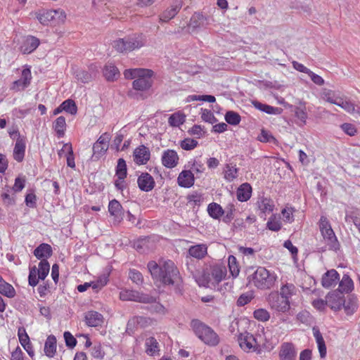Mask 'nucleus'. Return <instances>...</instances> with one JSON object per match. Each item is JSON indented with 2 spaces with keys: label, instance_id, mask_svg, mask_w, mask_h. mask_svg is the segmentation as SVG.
<instances>
[{
  "label": "nucleus",
  "instance_id": "obj_35",
  "mask_svg": "<svg viewBox=\"0 0 360 360\" xmlns=\"http://www.w3.org/2000/svg\"><path fill=\"white\" fill-rule=\"evenodd\" d=\"M25 148H26V141H18V143H15L13 156L15 160L18 162H21L25 154Z\"/></svg>",
  "mask_w": 360,
  "mask_h": 360
},
{
  "label": "nucleus",
  "instance_id": "obj_27",
  "mask_svg": "<svg viewBox=\"0 0 360 360\" xmlns=\"http://www.w3.org/2000/svg\"><path fill=\"white\" fill-rule=\"evenodd\" d=\"M86 323L89 326L96 327L101 326L103 321V315L97 311H88L85 316Z\"/></svg>",
  "mask_w": 360,
  "mask_h": 360
},
{
  "label": "nucleus",
  "instance_id": "obj_58",
  "mask_svg": "<svg viewBox=\"0 0 360 360\" xmlns=\"http://www.w3.org/2000/svg\"><path fill=\"white\" fill-rule=\"evenodd\" d=\"M294 212L295 209L292 207H286L285 208L283 209L281 214L283 217V221L287 223H292L294 221Z\"/></svg>",
  "mask_w": 360,
  "mask_h": 360
},
{
  "label": "nucleus",
  "instance_id": "obj_22",
  "mask_svg": "<svg viewBox=\"0 0 360 360\" xmlns=\"http://www.w3.org/2000/svg\"><path fill=\"white\" fill-rule=\"evenodd\" d=\"M252 188L249 183H243L236 191V197L240 202H247L252 196Z\"/></svg>",
  "mask_w": 360,
  "mask_h": 360
},
{
  "label": "nucleus",
  "instance_id": "obj_26",
  "mask_svg": "<svg viewBox=\"0 0 360 360\" xmlns=\"http://www.w3.org/2000/svg\"><path fill=\"white\" fill-rule=\"evenodd\" d=\"M314 337L317 344L319 352L321 358H325L327 353L326 346L324 339L317 328L314 327L312 329Z\"/></svg>",
  "mask_w": 360,
  "mask_h": 360
},
{
  "label": "nucleus",
  "instance_id": "obj_40",
  "mask_svg": "<svg viewBox=\"0 0 360 360\" xmlns=\"http://www.w3.org/2000/svg\"><path fill=\"white\" fill-rule=\"evenodd\" d=\"M103 75L108 81H113L120 76L118 69L112 64H107L103 69Z\"/></svg>",
  "mask_w": 360,
  "mask_h": 360
},
{
  "label": "nucleus",
  "instance_id": "obj_5",
  "mask_svg": "<svg viewBox=\"0 0 360 360\" xmlns=\"http://www.w3.org/2000/svg\"><path fill=\"white\" fill-rule=\"evenodd\" d=\"M257 333V336L250 333H241L238 336V343L243 351L246 352L255 351L262 344L266 342L267 338L264 333V328L262 327L258 329Z\"/></svg>",
  "mask_w": 360,
  "mask_h": 360
},
{
  "label": "nucleus",
  "instance_id": "obj_13",
  "mask_svg": "<svg viewBox=\"0 0 360 360\" xmlns=\"http://www.w3.org/2000/svg\"><path fill=\"white\" fill-rule=\"evenodd\" d=\"M323 98L326 100V101L335 104L346 111L351 112L354 111L355 108L353 103L351 102L344 100L342 98L340 97H335L334 96L330 95V91H324L323 95L322 96Z\"/></svg>",
  "mask_w": 360,
  "mask_h": 360
},
{
  "label": "nucleus",
  "instance_id": "obj_24",
  "mask_svg": "<svg viewBox=\"0 0 360 360\" xmlns=\"http://www.w3.org/2000/svg\"><path fill=\"white\" fill-rule=\"evenodd\" d=\"M34 255L38 259H46L52 255V248L47 243H41L34 250Z\"/></svg>",
  "mask_w": 360,
  "mask_h": 360
},
{
  "label": "nucleus",
  "instance_id": "obj_8",
  "mask_svg": "<svg viewBox=\"0 0 360 360\" xmlns=\"http://www.w3.org/2000/svg\"><path fill=\"white\" fill-rule=\"evenodd\" d=\"M50 264L46 259H42L39 263V268L35 266L30 268L28 283L30 286L34 287L39 280H44L49 273Z\"/></svg>",
  "mask_w": 360,
  "mask_h": 360
},
{
  "label": "nucleus",
  "instance_id": "obj_59",
  "mask_svg": "<svg viewBox=\"0 0 360 360\" xmlns=\"http://www.w3.org/2000/svg\"><path fill=\"white\" fill-rule=\"evenodd\" d=\"M204 16L199 13H195L191 18L190 26L193 28H197L203 25Z\"/></svg>",
  "mask_w": 360,
  "mask_h": 360
},
{
  "label": "nucleus",
  "instance_id": "obj_50",
  "mask_svg": "<svg viewBox=\"0 0 360 360\" xmlns=\"http://www.w3.org/2000/svg\"><path fill=\"white\" fill-rule=\"evenodd\" d=\"M121 210L122 205L117 200L110 201L108 211L111 215L118 217L121 213Z\"/></svg>",
  "mask_w": 360,
  "mask_h": 360
},
{
  "label": "nucleus",
  "instance_id": "obj_21",
  "mask_svg": "<svg viewBox=\"0 0 360 360\" xmlns=\"http://www.w3.org/2000/svg\"><path fill=\"white\" fill-rule=\"evenodd\" d=\"M321 233L330 250L336 251L339 249L340 244L332 228L322 231Z\"/></svg>",
  "mask_w": 360,
  "mask_h": 360
},
{
  "label": "nucleus",
  "instance_id": "obj_64",
  "mask_svg": "<svg viewBox=\"0 0 360 360\" xmlns=\"http://www.w3.org/2000/svg\"><path fill=\"white\" fill-rule=\"evenodd\" d=\"M66 346L69 348H74L77 345L76 338L69 331H65L63 334Z\"/></svg>",
  "mask_w": 360,
  "mask_h": 360
},
{
  "label": "nucleus",
  "instance_id": "obj_44",
  "mask_svg": "<svg viewBox=\"0 0 360 360\" xmlns=\"http://www.w3.org/2000/svg\"><path fill=\"white\" fill-rule=\"evenodd\" d=\"M127 174V164L124 159L120 158L116 167V176L120 179H124Z\"/></svg>",
  "mask_w": 360,
  "mask_h": 360
},
{
  "label": "nucleus",
  "instance_id": "obj_31",
  "mask_svg": "<svg viewBox=\"0 0 360 360\" xmlns=\"http://www.w3.org/2000/svg\"><path fill=\"white\" fill-rule=\"evenodd\" d=\"M238 176V169L236 165L226 164L224 169V178L227 182H232Z\"/></svg>",
  "mask_w": 360,
  "mask_h": 360
},
{
  "label": "nucleus",
  "instance_id": "obj_15",
  "mask_svg": "<svg viewBox=\"0 0 360 360\" xmlns=\"http://www.w3.org/2000/svg\"><path fill=\"white\" fill-rule=\"evenodd\" d=\"M134 162L138 165H146L150 158V152L148 147L141 145L133 153Z\"/></svg>",
  "mask_w": 360,
  "mask_h": 360
},
{
  "label": "nucleus",
  "instance_id": "obj_4",
  "mask_svg": "<svg viewBox=\"0 0 360 360\" xmlns=\"http://www.w3.org/2000/svg\"><path fill=\"white\" fill-rule=\"evenodd\" d=\"M191 326L195 335L205 344L209 346H216L219 342V337L214 330L198 319H193Z\"/></svg>",
  "mask_w": 360,
  "mask_h": 360
},
{
  "label": "nucleus",
  "instance_id": "obj_36",
  "mask_svg": "<svg viewBox=\"0 0 360 360\" xmlns=\"http://www.w3.org/2000/svg\"><path fill=\"white\" fill-rule=\"evenodd\" d=\"M181 6L179 3L172 5L161 14L160 20L163 22H167L172 19L177 14Z\"/></svg>",
  "mask_w": 360,
  "mask_h": 360
},
{
  "label": "nucleus",
  "instance_id": "obj_54",
  "mask_svg": "<svg viewBox=\"0 0 360 360\" xmlns=\"http://www.w3.org/2000/svg\"><path fill=\"white\" fill-rule=\"evenodd\" d=\"M188 167H189L188 169H191V171L200 174L202 173L205 169L202 162L196 160L189 161Z\"/></svg>",
  "mask_w": 360,
  "mask_h": 360
},
{
  "label": "nucleus",
  "instance_id": "obj_43",
  "mask_svg": "<svg viewBox=\"0 0 360 360\" xmlns=\"http://www.w3.org/2000/svg\"><path fill=\"white\" fill-rule=\"evenodd\" d=\"M228 266L230 274L233 278L238 276L240 268L236 258L233 255H229L228 257Z\"/></svg>",
  "mask_w": 360,
  "mask_h": 360
},
{
  "label": "nucleus",
  "instance_id": "obj_51",
  "mask_svg": "<svg viewBox=\"0 0 360 360\" xmlns=\"http://www.w3.org/2000/svg\"><path fill=\"white\" fill-rule=\"evenodd\" d=\"M282 224L279 219H276V215H272L266 223L268 229L273 231H278L281 229Z\"/></svg>",
  "mask_w": 360,
  "mask_h": 360
},
{
  "label": "nucleus",
  "instance_id": "obj_1",
  "mask_svg": "<svg viewBox=\"0 0 360 360\" xmlns=\"http://www.w3.org/2000/svg\"><path fill=\"white\" fill-rule=\"evenodd\" d=\"M199 267L188 264L187 268L200 287L216 288L217 285L225 279L227 274L226 266L221 264H213L209 269L205 270H201Z\"/></svg>",
  "mask_w": 360,
  "mask_h": 360
},
{
  "label": "nucleus",
  "instance_id": "obj_18",
  "mask_svg": "<svg viewBox=\"0 0 360 360\" xmlns=\"http://www.w3.org/2000/svg\"><path fill=\"white\" fill-rule=\"evenodd\" d=\"M137 184L139 189L145 192L152 191L155 184L153 177L148 172H143L138 177Z\"/></svg>",
  "mask_w": 360,
  "mask_h": 360
},
{
  "label": "nucleus",
  "instance_id": "obj_25",
  "mask_svg": "<svg viewBox=\"0 0 360 360\" xmlns=\"http://www.w3.org/2000/svg\"><path fill=\"white\" fill-rule=\"evenodd\" d=\"M358 299L354 295L349 296L347 299H344V304H342V308L344 309L345 313L351 316L354 314V312L358 309Z\"/></svg>",
  "mask_w": 360,
  "mask_h": 360
},
{
  "label": "nucleus",
  "instance_id": "obj_53",
  "mask_svg": "<svg viewBox=\"0 0 360 360\" xmlns=\"http://www.w3.org/2000/svg\"><path fill=\"white\" fill-rule=\"evenodd\" d=\"M255 319L258 321L264 322L267 321L270 319L269 312L265 309H256L253 313Z\"/></svg>",
  "mask_w": 360,
  "mask_h": 360
},
{
  "label": "nucleus",
  "instance_id": "obj_10",
  "mask_svg": "<svg viewBox=\"0 0 360 360\" xmlns=\"http://www.w3.org/2000/svg\"><path fill=\"white\" fill-rule=\"evenodd\" d=\"M326 298L328 306L334 311H338L342 308L345 296L338 290H332L329 292Z\"/></svg>",
  "mask_w": 360,
  "mask_h": 360
},
{
  "label": "nucleus",
  "instance_id": "obj_60",
  "mask_svg": "<svg viewBox=\"0 0 360 360\" xmlns=\"http://www.w3.org/2000/svg\"><path fill=\"white\" fill-rule=\"evenodd\" d=\"M129 277L132 282L138 285L141 284L143 281V278L141 273L136 269H131L129 271Z\"/></svg>",
  "mask_w": 360,
  "mask_h": 360
},
{
  "label": "nucleus",
  "instance_id": "obj_7",
  "mask_svg": "<svg viewBox=\"0 0 360 360\" xmlns=\"http://www.w3.org/2000/svg\"><path fill=\"white\" fill-rule=\"evenodd\" d=\"M146 41L141 36H134L126 39H118L112 44L113 48L120 53L132 51L144 46Z\"/></svg>",
  "mask_w": 360,
  "mask_h": 360
},
{
  "label": "nucleus",
  "instance_id": "obj_41",
  "mask_svg": "<svg viewBox=\"0 0 360 360\" xmlns=\"http://www.w3.org/2000/svg\"><path fill=\"white\" fill-rule=\"evenodd\" d=\"M296 291V287L293 284L287 283L281 287L278 294L285 300L290 301L292 296L295 295Z\"/></svg>",
  "mask_w": 360,
  "mask_h": 360
},
{
  "label": "nucleus",
  "instance_id": "obj_48",
  "mask_svg": "<svg viewBox=\"0 0 360 360\" xmlns=\"http://www.w3.org/2000/svg\"><path fill=\"white\" fill-rule=\"evenodd\" d=\"M61 108L63 111L70 113V115H75L77 112V107L74 101L67 99L61 103Z\"/></svg>",
  "mask_w": 360,
  "mask_h": 360
},
{
  "label": "nucleus",
  "instance_id": "obj_29",
  "mask_svg": "<svg viewBox=\"0 0 360 360\" xmlns=\"http://www.w3.org/2000/svg\"><path fill=\"white\" fill-rule=\"evenodd\" d=\"M188 252L191 257L200 259L207 255V246L205 244L193 245L189 248Z\"/></svg>",
  "mask_w": 360,
  "mask_h": 360
},
{
  "label": "nucleus",
  "instance_id": "obj_11",
  "mask_svg": "<svg viewBox=\"0 0 360 360\" xmlns=\"http://www.w3.org/2000/svg\"><path fill=\"white\" fill-rule=\"evenodd\" d=\"M120 299L122 301L148 302L150 298L136 290L124 288L120 292Z\"/></svg>",
  "mask_w": 360,
  "mask_h": 360
},
{
  "label": "nucleus",
  "instance_id": "obj_46",
  "mask_svg": "<svg viewBox=\"0 0 360 360\" xmlns=\"http://www.w3.org/2000/svg\"><path fill=\"white\" fill-rule=\"evenodd\" d=\"M147 322V319L143 316H134L129 320L127 329V330H132L136 325H140L141 327H143Z\"/></svg>",
  "mask_w": 360,
  "mask_h": 360
},
{
  "label": "nucleus",
  "instance_id": "obj_52",
  "mask_svg": "<svg viewBox=\"0 0 360 360\" xmlns=\"http://www.w3.org/2000/svg\"><path fill=\"white\" fill-rule=\"evenodd\" d=\"M236 210L233 203H229L224 210V222L229 223L233 219V213Z\"/></svg>",
  "mask_w": 360,
  "mask_h": 360
},
{
  "label": "nucleus",
  "instance_id": "obj_32",
  "mask_svg": "<svg viewBox=\"0 0 360 360\" xmlns=\"http://www.w3.org/2000/svg\"><path fill=\"white\" fill-rule=\"evenodd\" d=\"M354 289V283L347 274H344L339 283L338 291L342 293H349Z\"/></svg>",
  "mask_w": 360,
  "mask_h": 360
},
{
  "label": "nucleus",
  "instance_id": "obj_2",
  "mask_svg": "<svg viewBox=\"0 0 360 360\" xmlns=\"http://www.w3.org/2000/svg\"><path fill=\"white\" fill-rule=\"evenodd\" d=\"M148 269L152 278L165 285H173L179 278V273L174 262L170 259H161L158 263L150 261Z\"/></svg>",
  "mask_w": 360,
  "mask_h": 360
},
{
  "label": "nucleus",
  "instance_id": "obj_28",
  "mask_svg": "<svg viewBox=\"0 0 360 360\" xmlns=\"http://www.w3.org/2000/svg\"><path fill=\"white\" fill-rule=\"evenodd\" d=\"M146 353L149 356H155L159 354L160 346L154 337H148L145 340Z\"/></svg>",
  "mask_w": 360,
  "mask_h": 360
},
{
  "label": "nucleus",
  "instance_id": "obj_39",
  "mask_svg": "<svg viewBox=\"0 0 360 360\" xmlns=\"http://www.w3.org/2000/svg\"><path fill=\"white\" fill-rule=\"evenodd\" d=\"M207 212L212 218L219 219L224 214V210L220 205L212 202L207 206Z\"/></svg>",
  "mask_w": 360,
  "mask_h": 360
},
{
  "label": "nucleus",
  "instance_id": "obj_19",
  "mask_svg": "<svg viewBox=\"0 0 360 360\" xmlns=\"http://www.w3.org/2000/svg\"><path fill=\"white\" fill-rule=\"evenodd\" d=\"M340 281V275L335 269L328 270L321 278V285L325 288L336 285Z\"/></svg>",
  "mask_w": 360,
  "mask_h": 360
},
{
  "label": "nucleus",
  "instance_id": "obj_38",
  "mask_svg": "<svg viewBox=\"0 0 360 360\" xmlns=\"http://www.w3.org/2000/svg\"><path fill=\"white\" fill-rule=\"evenodd\" d=\"M66 120L63 116L58 117L53 124V128L58 138H62L65 135L66 129Z\"/></svg>",
  "mask_w": 360,
  "mask_h": 360
},
{
  "label": "nucleus",
  "instance_id": "obj_62",
  "mask_svg": "<svg viewBox=\"0 0 360 360\" xmlns=\"http://www.w3.org/2000/svg\"><path fill=\"white\" fill-rule=\"evenodd\" d=\"M25 178L24 176L16 177L12 188L13 191L15 193L21 191L25 188Z\"/></svg>",
  "mask_w": 360,
  "mask_h": 360
},
{
  "label": "nucleus",
  "instance_id": "obj_34",
  "mask_svg": "<svg viewBox=\"0 0 360 360\" xmlns=\"http://www.w3.org/2000/svg\"><path fill=\"white\" fill-rule=\"evenodd\" d=\"M45 354L48 357H53L56 352V338L54 335H49L46 338L44 349Z\"/></svg>",
  "mask_w": 360,
  "mask_h": 360
},
{
  "label": "nucleus",
  "instance_id": "obj_23",
  "mask_svg": "<svg viewBox=\"0 0 360 360\" xmlns=\"http://www.w3.org/2000/svg\"><path fill=\"white\" fill-rule=\"evenodd\" d=\"M32 79L30 68L25 67L21 72L20 79L14 82V88L25 89L28 86Z\"/></svg>",
  "mask_w": 360,
  "mask_h": 360
},
{
  "label": "nucleus",
  "instance_id": "obj_16",
  "mask_svg": "<svg viewBox=\"0 0 360 360\" xmlns=\"http://www.w3.org/2000/svg\"><path fill=\"white\" fill-rule=\"evenodd\" d=\"M179 155L174 150L167 149L163 151L161 161L167 168H174L179 164Z\"/></svg>",
  "mask_w": 360,
  "mask_h": 360
},
{
  "label": "nucleus",
  "instance_id": "obj_9",
  "mask_svg": "<svg viewBox=\"0 0 360 360\" xmlns=\"http://www.w3.org/2000/svg\"><path fill=\"white\" fill-rule=\"evenodd\" d=\"M268 302L271 309L281 313H285L290 308V302L281 296L277 292L269 295Z\"/></svg>",
  "mask_w": 360,
  "mask_h": 360
},
{
  "label": "nucleus",
  "instance_id": "obj_63",
  "mask_svg": "<svg viewBox=\"0 0 360 360\" xmlns=\"http://www.w3.org/2000/svg\"><path fill=\"white\" fill-rule=\"evenodd\" d=\"M312 306L319 311H324L328 306L327 300L325 297V300L323 299H316L314 300L311 302Z\"/></svg>",
  "mask_w": 360,
  "mask_h": 360
},
{
  "label": "nucleus",
  "instance_id": "obj_6",
  "mask_svg": "<svg viewBox=\"0 0 360 360\" xmlns=\"http://www.w3.org/2000/svg\"><path fill=\"white\" fill-rule=\"evenodd\" d=\"M276 278L277 276L274 271L259 266L252 275L250 282L258 289L267 290L274 286Z\"/></svg>",
  "mask_w": 360,
  "mask_h": 360
},
{
  "label": "nucleus",
  "instance_id": "obj_49",
  "mask_svg": "<svg viewBox=\"0 0 360 360\" xmlns=\"http://www.w3.org/2000/svg\"><path fill=\"white\" fill-rule=\"evenodd\" d=\"M51 10L48 11H44L41 12H39L37 14V19L40 22V23L43 25H47L49 22L53 20V14H52Z\"/></svg>",
  "mask_w": 360,
  "mask_h": 360
},
{
  "label": "nucleus",
  "instance_id": "obj_56",
  "mask_svg": "<svg viewBox=\"0 0 360 360\" xmlns=\"http://www.w3.org/2000/svg\"><path fill=\"white\" fill-rule=\"evenodd\" d=\"M8 133L11 139L15 140V143H18V141H26V138L22 136L17 127H12L8 130Z\"/></svg>",
  "mask_w": 360,
  "mask_h": 360
},
{
  "label": "nucleus",
  "instance_id": "obj_20",
  "mask_svg": "<svg viewBox=\"0 0 360 360\" xmlns=\"http://www.w3.org/2000/svg\"><path fill=\"white\" fill-rule=\"evenodd\" d=\"M39 39L33 36H27L22 39L20 45V51L23 54H29L33 52L39 45Z\"/></svg>",
  "mask_w": 360,
  "mask_h": 360
},
{
  "label": "nucleus",
  "instance_id": "obj_47",
  "mask_svg": "<svg viewBox=\"0 0 360 360\" xmlns=\"http://www.w3.org/2000/svg\"><path fill=\"white\" fill-rule=\"evenodd\" d=\"M257 140L262 143H276V139L272 134L264 129L261 130L260 134L257 136Z\"/></svg>",
  "mask_w": 360,
  "mask_h": 360
},
{
  "label": "nucleus",
  "instance_id": "obj_12",
  "mask_svg": "<svg viewBox=\"0 0 360 360\" xmlns=\"http://www.w3.org/2000/svg\"><path fill=\"white\" fill-rule=\"evenodd\" d=\"M297 351L295 346L291 342H283L279 347L280 360H296Z\"/></svg>",
  "mask_w": 360,
  "mask_h": 360
},
{
  "label": "nucleus",
  "instance_id": "obj_14",
  "mask_svg": "<svg viewBox=\"0 0 360 360\" xmlns=\"http://www.w3.org/2000/svg\"><path fill=\"white\" fill-rule=\"evenodd\" d=\"M257 206L259 210V216L265 218L271 214L275 207L274 202L270 198L260 196L257 201Z\"/></svg>",
  "mask_w": 360,
  "mask_h": 360
},
{
  "label": "nucleus",
  "instance_id": "obj_33",
  "mask_svg": "<svg viewBox=\"0 0 360 360\" xmlns=\"http://www.w3.org/2000/svg\"><path fill=\"white\" fill-rule=\"evenodd\" d=\"M0 294L8 298H13L16 295V291L11 284L0 278Z\"/></svg>",
  "mask_w": 360,
  "mask_h": 360
},
{
  "label": "nucleus",
  "instance_id": "obj_42",
  "mask_svg": "<svg viewBox=\"0 0 360 360\" xmlns=\"http://www.w3.org/2000/svg\"><path fill=\"white\" fill-rule=\"evenodd\" d=\"M295 115L297 120V124L299 126H304L307 119V113L305 107L303 105L296 107L295 108Z\"/></svg>",
  "mask_w": 360,
  "mask_h": 360
},
{
  "label": "nucleus",
  "instance_id": "obj_57",
  "mask_svg": "<svg viewBox=\"0 0 360 360\" xmlns=\"http://www.w3.org/2000/svg\"><path fill=\"white\" fill-rule=\"evenodd\" d=\"M198 144V142L193 139H185L181 141L180 146L185 150H191L194 149Z\"/></svg>",
  "mask_w": 360,
  "mask_h": 360
},
{
  "label": "nucleus",
  "instance_id": "obj_61",
  "mask_svg": "<svg viewBox=\"0 0 360 360\" xmlns=\"http://www.w3.org/2000/svg\"><path fill=\"white\" fill-rule=\"evenodd\" d=\"M25 205L30 207L34 208L37 206V196L34 191L27 193L25 198Z\"/></svg>",
  "mask_w": 360,
  "mask_h": 360
},
{
  "label": "nucleus",
  "instance_id": "obj_55",
  "mask_svg": "<svg viewBox=\"0 0 360 360\" xmlns=\"http://www.w3.org/2000/svg\"><path fill=\"white\" fill-rule=\"evenodd\" d=\"M51 11L53 13V21L56 22L57 23H63L65 21L67 15L64 10L58 8Z\"/></svg>",
  "mask_w": 360,
  "mask_h": 360
},
{
  "label": "nucleus",
  "instance_id": "obj_3",
  "mask_svg": "<svg viewBox=\"0 0 360 360\" xmlns=\"http://www.w3.org/2000/svg\"><path fill=\"white\" fill-rule=\"evenodd\" d=\"M126 79H135L133 82L134 90H147L152 86L153 82V72L149 69L134 68L128 69L124 72Z\"/></svg>",
  "mask_w": 360,
  "mask_h": 360
},
{
  "label": "nucleus",
  "instance_id": "obj_45",
  "mask_svg": "<svg viewBox=\"0 0 360 360\" xmlns=\"http://www.w3.org/2000/svg\"><path fill=\"white\" fill-rule=\"evenodd\" d=\"M226 122L231 125H238L241 120L240 115L232 110L227 111L224 115Z\"/></svg>",
  "mask_w": 360,
  "mask_h": 360
},
{
  "label": "nucleus",
  "instance_id": "obj_37",
  "mask_svg": "<svg viewBox=\"0 0 360 360\" xmlns=\"http://www.w3.org/2000/svg\"><path fill=\"white\" fill-rule=\"evenodd\" d=\"M186 121V115L181 111L172 114L168 118V123L172 127H179Z\"/></svg>",
  "mask_w": 360,
  "mask_h": 360
},
{
  "label": "nucleus",
  "instance_id": "obj_17",
  "mask_svg": "<svg viewBox=\"0 0 360 360\" xmlns=\"http://www.w3.org/2000/svg\"><path fill=\"white\" fill-rule=\"evenodd\" d=\"M178 185L182 188H189L194 185L195 176L191 169L182 170L177 177Z\"/></svg>",
  "mask_w": 360,
  "mask_h": 360
},
{
  "label": "nucleus",
  "instance_id": "obj_30",
  "mask_svg": "<svg viewBox=\"0 0 360 360\" xmlns=\"http://www.w3.org/2000/svg\"><path fill=\"white\" fill-rule=\"evenodd\" d=\"M252 103L256 109L269 115H279L282 112V110L279 108L273 107L257 101H252Z\"/></svg>",
  "mask_w": 360,
  "mask_h": 360
}]
</instances>
